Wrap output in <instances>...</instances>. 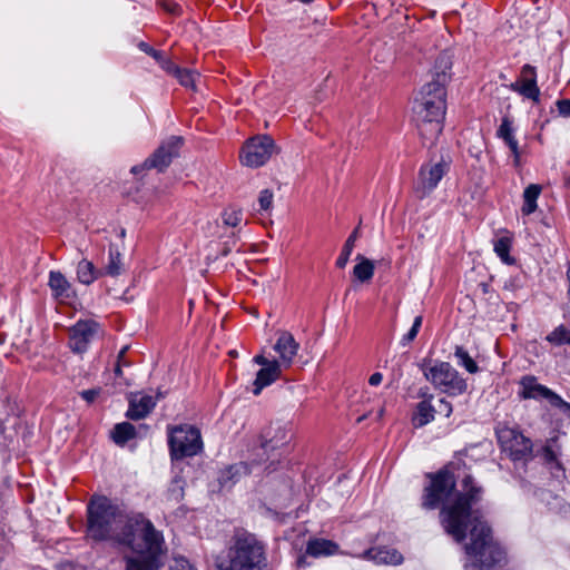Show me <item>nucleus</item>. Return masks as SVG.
Wrapping results in <instances>:
<instances>
[{"instance_id": "4be33fe9", "label": "nucleus", "mask_w": 570, "mask_h": 570, "mask_svg": "<svg viewBox=\"0 0 570 570\" xmlns=\"http://www.w3.org/2000/svg\"><path fill=\"white\" fill-rule=\"evenodd\" d=\"M77 279L83 285H90L96 279L104 276V269L98 268L92 262L82 258L77 265Z\"/></svg>"}, {"instance_id": "2eb2a0df", "label": "nucleus", "mask_w": 570, "mask_h": 570, "mask_svg": "<svg viewBox=\"0 0 570 570\" xmlns=\"http://www.w3.org/2000/svg\"><path fill=\"white\" fill-rule=\"evenodd\" d=\"M298 350L299 344L289 332L282 331L278 333L274 351L278 354V363H281L285 370L292 366Z\"/></svg>"}, {"instance_id": "58836bf2", "label": "nucleus", "mask_w": 570, "mask_h": 570, "mask_svg": "<svg viewBox=\"0 0 570 570\" xmlns=\"http://www.w3.org/2000/svg\"><path fill=\"white\" fill-rule=\"evenodd\" d=\"M243 469V465H230L225 471H223L220 476V482L226 483L227 480H232L235 474L239 473V471Z\"/></svg>"}, {"instance_id": "7ed1b4c3", "label": "nucleus", "mask_w": 570, "mask_h": 570, "mask_svg": "<svg viewBox=\"0 0 570 570\" xmlns=\"http://www.w3.org/2000/svg\"><path fill=\"white\" fill-rule=\"evenodd\" d=\"M446 75H438V79L425 83L414 98L412 111L420 136L433 142L443 130L446 112Z\"/></svg>"}, {"instance_id": "f03ea898", "label": "nucleus", "mask_w": 570, "mask_h": 570, "mask_svg": "<svg viewBox=\"0 0 570 570\" xmlns=\"http://www.w3.org/2000/svg\"><path fill=\"white\" fill-rule=\"evenodd\" d=\"M87 535L94 541H114L130 550L127 570H157L164 538L141 513L125 514L106 497H94L87 507Z\"/></svg>"}, {"instance_id": "7c9ffc66", "label": "nucleus", "mask_w": 570, "mask_h": 570, "mask_svg": "<svg viewBox=\"0 0 570 570\" xmlns=\"http://www.w3.org/2000/svg\"><path fill=\"white\" fill-rule=\"evenodd\" d=\"M454 355L458 360V364L464 367L469 373L474 374L479 371L476 362L470 356L466 350L462 346H456Z\"/></svg>"}, {"instance_id": "20e7f679", "label": "nucleus", "mask_w": 570, "mask_h": 570, "mask_svg": "<svg viewBox=\"0 0 570 570\" xmlns=\"http://www.w3.org/2000/svg\"><path fill=\"white\" fill-rule=\"evenodd\" d=\"M218 570H266L265 544L248 532H238L227 551V560L220 561Z\"/></svg>"}, {"instance_id": "4468645a", "label": "nucleus", "mask_w": 570, "mask_h": 570, "mask_svg": "<svg viewBox=\"0 0 570 570\" xmlns=\"http://www.w3.org/2000/svg\"><path fill=\"white\" fill-rule=\"evenodd\" d=\"M183 145V139L177 136L170 137L164 141L155 153L144 161V167L155 168L159 171L166 169L173 158L178 156V151Z\"/></svg>"}, {"instance_id": "a211bd4d", "label": "nucleus", "mask_w": 570, "mask_h": 570, "mask_svg": "<svg viewBox=\"0 0 570 570\" xmlns=\"http://www.w3.org/2000/svg\"><path fill=\"white\" fill-rule=\"evenodd\" d=\"M497 137L502 139L509 147L513 156V165L520 167L521 165V150L518 139L514 135L513 120L510 117H503L497 130Z\"/></svg>"}, {"instance_id": "f257e3e1", "label": "nucleus", "mask_w": 570, "mask_h": 570, "mask_svg": "<svg viewBox=\"0 0 570 570\" xmlns=\"http://www.w3.org/2000/svg\"><path fill=\"white\" fill-rule=\"evenodd\" d=\"M430 485L425 488L422 505L425 509H435L442 503L440 520L444 531L456 542L465 538L464 544L468 557L465 568H490L504 559L501 547L494 542L491 528L484 520L481 511L473 507L482 497V488L471 475L462 481L463 490L454 492L455 476L451 465L439 472L430 474Z\"/></svg>"}, {"instance_id": "b1692460", "label": "nucleus", "mask_w": 570, "mask_h": 570, "mask_svg": "<svg viewBox=\"0 0 570 570\" xmlns=\"http://www.w3.org/2000/svg\"><path fill=\"white\" fill-rule=\"evenodd\" d=\"M541 193H542V187L538 184H531L524 189L523 195H522L523 204L521 207V213L524 216H529L537 210V208H538L537 200H538L539 196L541 195Z\"/></svg>"}, {"instance_id": "de8ad7c7", "label": "nucleus", "mask_w": 570, "mask_h": 570, "mask_svg": "<svg viewBox=\"0 0 570 570\" xmlns=\"http://www.w3.org/2000/svg\"><path fill=\"white\" fill-rule=\"evenodd\" d=\"M148 55H150L154 59H156L159 63L161 59H165L160 51H157L153 48H148Z\"/></svg>"}, {"instance_id": "f3484780", "label": "nucleus", "mask_w": 570, "mask_h": 570, "mask_svg": "<svg viewBox=\"0 0 570 570\" xmlns=\"http://www.w3.org/2000/svg\"><path fill=\"white\" fill-rule=\"evenodd\" d=\"M497 137L502 139L509 147L513 156V165L520 167L521 165V150L518 139L514 135L513 120L510 117H503L497 130Z\"/></svg>"}, {"instance_id": "49530a36", "label": "nucleus", "mask_w": 570, "mask_h": 570, "mask_svg": "<svg viewBox=\"0 0 570 570\" xmlns=\"http://www.w3.org/2000/svg\"><path fill=\"white\" fill-rule=\"evenodd\" d=\"M148 55H150L154 59H156L159 63L161 59H165L160 51H157L153 48H148Z\"/></svg>"}, {"instance_id": "473e14b6", "label": "nucleus", "mask_w": 570, "mask_h": 570, "mask_svg": "<svg viewBox=\"0 0 570 570\" xmlns=\"http://www.w3.org/2000/svg\"><path fill=\"white\" fill-rule=\"evenodd\" d=\"M222 220L225 226L237 227L243 220V212L236 207L229 206L222 213Z\"/></svg>"}, {"instance_id": "9b49d317", "label": "nucleus", "mask_w": 570, "mask_h": 570, "mask_svg": "<svg viewBox=\"0 0 570 570\" xmlns=\"http://www.w3.org/2000/svg\"><path fill=\"white\" fill-rule=\"evenodd\" d=\"M253 362L261 366L253 382V393L258 395L265 387L281 379L284 366L276 358H268L263 354L253 357Z\"/></svg>"}, {"instance_id": "5701e85b", "label": "nucleus", "mask_w": 570, "mask_h": 570, "mask_svg": "<svg viewBox=\"0 0 570 570\" xmlns=\"http://www.w3.org/2000/svg\"><path fill=\"white\" fill-rule=\"evenodd\" d=\"M338 544L327 539H311L306 547V553L312 557L333 556L337 553Z\"/></svg>"}, {"instance_id": "cd10ccee", "label": "nucleus", "mask_w": 570, "mask_h": 570, "mask_svg": "<svg viewBox=\"0 0 570 570\" xmlns=\"http://www.w3.org/2000/svg\"><path fill=\"white\" fill-rule=\"evenodd\" d=\"M360 236V228H355L343 245L342 252L336 259V266L344 268L350 259V256L354 249L355 242Z\"/></svg>"}, {"instance_id": "39448f33", "label": "nucleus", "mask_w": 570, "mask_h": 570, "mask_svg": "<svg viewBox=\"0 0 570 570\" xmlns=\"http://www.w3.org/2000/svg\"><path fill=\"white\" fill-rule=\"evenodd\" d=\"M424 377L442 393L459 396L466 392L468 383L448 362L423 361L421 365Z\"/></svg>"}, {"instance_id": "dca6fc26", "label": "nucleus", "mask_w": 570, "mask_h": 570, "mask_svg": "<svg viewBox=\"0 0 570 570\" xmlns=\"http://www.w3.org/2000/svg\"><path fill=\"white\" fill-rule=\"evenodd\" d=\"M292 438L291 430L278 423L266 428L262 434V448L265 451L285 446Z\"/></svg>"}, {"instance_id": "37998d69", "label": "nucleus", "mask_w": 570, "mask_h": 570, "mask_svg": "<svg viewBox=\"0 0 570 570\" xmlns=\"http://www.w3.org/2000/svg\"><path fill=\"white\" fill-rule=\"evenodd\" d=\"M175 569L176 570H196L194 566L189 563L185 558H179L175 560Z\"/></svg>"}, {"instance_id": "603ef678", "label": "nucleus", "mask_w": 570, "mask_h": 570, "mask_svg": "<svg viewBox=\"0 0 570 570\" xmlns=\"http://www.w3.org/2000/svg\"><path fill=\"white\" fill-rule=\"evenodd\" d=\"M567 277H568L569 287H570V265H569V268L567 271Z\"/></svg>"}, {"instance_id": "ddd939ff", "label": "nucleus", "mask_w": 570, "mask_h": 570, "mask_svg": "<svg viewBox=\"0 0 570 570\" xmlns=\"http://www.w3.org/2000/svg\"><path fill=\"white\" fill-rule=\"evenodd\" d=\"M509 89L519 94L524 99H529L534 104H538L540 101L541 92L537 82L535 68L528 63L524 65L515 81L509 85Z\"/></svg>"}, {"instance_id": "9d476101", "label": "nucleus", "mask_w": 570, "mask_h": 570, "mask_svg": "<svg viewBox=\"0 0 570 570\" xmlns=\"http://www.w3.org/2000/svg\"><path fill=\"white\" fill-rule=\"evenodd\" d=\"M275 151L274 140L268 136H257L249 139L240 150V161L252 168L263 166Z\"/></svg>"}, {"instance_id": "f704fd0d", "label": "nucleus", "mask_w": 570, "mask_h": 570, "mask_svg": "<svg viewBox=\"0 0 570 570\" xmlns=\"http://www.w3.org/2000/svg\"><path fill=\"white\" fill-rule=\"evenodd\" d=\"M181 86L186 88H195L196 78L199 77L196 72L187 69H179L175 76Z\"/></svg>"}, {"instance_id": "6ab92c4d", "label": "nucleus", "mask_w": 570, "mask_h": 570, "mask_svg": "<svg viewBox=\"0 0 570 570\" xmlns=\"http://www.w3.org/2000/svg\"><path fill=\"white\" fill-rule=\"evenodd\" d=\"M155 406L156 400L154 396L137 393L129 399V407L126 415L131 420H140L146 417Z\"/></svg>"}, {"instance_id": "c03bdc74", "label": "nucleus", "mask_w": 570, "mask_h": 570, "mask_svg": "<svg viewBox=\"0 0 570 570\" xmlns=\"http://www.w3.org/2000/svg\"><path fill=\"white\" fill-rule=\"evenodd\" d=\"M81 397L87 401L88 403H91L96 400V397L99 395V390H85L80 393Z\"/></svg>"}, {"instance_id": "0eeeda50", "label": "nucleus", "mask_w": 570, "mask_h": 570, "mask_svg": "<svg viewBox=\"0 0 570 570\" xmlns=\"http://www.w3.org/2000/svg\"><path fill=\"white\" fill-rule=\"evenodd\" d=\"M169 445L175 458L196 455L203 446L200 432L190 425H180L171 430Z\"/></svg>"}, {"instance_id": "72a5a7b5", "label": "nucleus", "mask_w": 570, "mask_h": 570, "mask_svg": "<svg viewBox=\"0 0 570 570\" xmlns=\"http://www.w3.org/2000/svg\"><path fill=\"white\" fill-rule=\"evenodd\" d=\"M557 442V439H551L548 444L543 448V458L548 463H554L556 468L562 470V464L559 462V450L553 448V443Z\"/></svg>"}, {"instance_id": "a18cd8bd", "label": "nucleus", "mask_w": 570, "mask_h": 570, "mask_svg": "<svg viewBox=\"0 0 570 570\" xmlns=\"http://www.w3.org/2000/svg\"><path fill=\"white\" fill-rule=\"evenodd\" d=\"M383 381V375L380 373V372H375L373 373L370 379H368V383L370 385L372 386H377L382 383Z\"/></svg>"}, {"instance_id": "09e8293b", "label": "nucleus", "mask_w": 570, "mask_h": 570, "mask_svg": "<svg viewBox=\"0 0 570 570\" xmlns=\"http://www.w3.org/2000/svg\"><path fill=\"white\" fill-rule=\"evenodd\" d=\"M127 351V347H124L120 352H119V355H118V365L116 367V373L117 374H120V362H122V358H124V355Z\"/></svg>"}, {"instance_id": "c756f323", "label": "nucleus", "mask_w": 570, "mask_h": 570, "mask_svg": "<svg viewBox=\"0 0 570 570\" xmlns=\"http://www.w3.org/2000/svg\"><path fill=\"white\" fill-rule=\"evenodd\" d=\"M546 340L554 346L570 345V330L564 325H559L546 336Z\"/></svg>"}, {"instance_id": "ea45409f", "label": "nucleus", "mask_w": 570, "mask_h": 570, "mask_svg": "<svg viewBox=\"0 0 570 570\" xmlns=\"http://www.w3.org/2000/svg\"><path fill=\"white\" fill-rule=\"evenodd\" d=\"M160 67L168 73L176 76L178 70L180 69L178 66H176L170 59H161L160 60Z\"/></svg>"}, {"instance_id": "423d86ee", "label": "nucleus", "mask_w": 570, "mask_h": 570, "mask_svg": "<svg viewBox=\"0 0 570 570\" xmlns=\"http://www.w3.org/2000/svg\"><path fill=\"white\" fill-rule=\"evenodd\" d=\"M451 161L441 157L424 163L417 173L413 191L416 198L423 199L430 196L438 187L442 178L449 173Z\"/></svg>"}, {"instance_id": "412c9836", "label": "nucleus", "mask_w": 570, "mask_h": 570, "mask_svg": "<svg viewBox=\"0 0 570 570\" xmlns=\"http://www.w3.org/2000/svg\"><path fill=\"white\" fill-rule=\"evenodd\" d=\"M424 399L419 402L412 415V424L414 428H422L434 420L436 413L432 404L433 395L423 394Z\"/></svg>"}, {"instance_id": "2f4dec72", "label": "nucleus", "mask_w": 570, "mask_h": 570, "mask_svg": "<svg viewBox=\"0 0 570 570\" xmlns=\"http://www.w3.org/2000/svg\"><path fill=\"white\" fill-rule=\"evenodd\" d=\"M121 273V255L116 249L110 247L109 248V262L104 269V275H110V276H118Z\"/></svg>"}, {"instance_id": "e433bc0d", "label": "nucleus", "mask_w": 570, "mask_h": 570, "mask_svg": "<svg viewBox=\"0 0 570 570\" xmlns=\"http://www.w3.org/2000/svg\"><path fill=\"white\" fill-rule=\"evenodd\" d=\"M423 317L421 315L416 316L414 318L413 325L410 328V331L402 337V345L410 344L417 335L421 326H422Z\"/></svg>"}, {"instance_id": "bb28decb", "label": "nucleus", "mask_w": 570, "mask_h": 570, "mask_svg": "<svg viewBox=\"0 0 570 570\" xmlns=\"http://www.w3.org/2000/svg\"><path fill=\"white\" fill-rule=\"evenodd\" d=\"M377 563L385 564H400L403 561V557L400 552L394 549L382 548L377 550H371L368 552Z\"/></svg>"}, {"instance_id": "8fccbe9b", "label": "nucleus", "mask_w": 570, "mask_h": 570, "mask_svg": "<svg viewBox=\"0 0 570 570\" xmlns=\"http://www.w3.org/2000/svg\"><path fill=\"white\" fill-rule=\"evenodd\" d=\"M142 169H147L146 167H144V164L141 166H134L131 168V173L137 174V173H139Z\"/></svg>"}, {"instance_id": "6e6552de", "label": "nucleus", "mask_w": 570, "mask_h": 570, "mask_svg": "<svg viewBox=\"0 0 570 570\" xmlns=\"http://www.w3.org/2000/svg\"><path fill=\"white\" fill-rule=\"evenodd\" d=\"M499 444L513 461L528 460L532 455V442L518 429L501 426L497 431Z\"/></svg>"}, {"instance_id": "c85d7f7f", "label": "nucleus", "mask_w": 570, "mask_h": 570, "mask_svg": "<svg viewBox=\"0 0 570 570\" xmlns=\"http://www.w3.org/2000/svg\"><path fill=\"white\" fill-rule=\"evenodd\" d=\"M136 434V429L128 422L119 423L112 431V439L117 444H125Z\"/></svg>"}, {"instance_id": "864d4df0", "label": "nucleus", "mask_w": 570, "mask_h": 570, "mask_svg": "<svg viewBox=\"0 0 570 570\" xmlns=\"http://www.w3.org/2000/svg\"><path fill=\"white\" fill-rule=\"evenodd\" d=\"M299 1H301V2H303V3H309V2H312L313 0H299Z\"/></svg>"}, {"instance_id": "79ce46f5", "label": "nucleus", "mask_w": 570, "mask_h": 570, "mask_svg": "<svg viewBox=\"0 0 570 570\" xmlns=\"http://www.w3.org/2000/svg\"><path fill=\"white\" fill-rule=\"evenodd\" d=\"M169 492L175 498V500H179L183 497V485L180 484L179 480H175L173 482Z\"/></svg>"}, {"instance_id": "a19ab883", "label": "nucleus", "mask_w": 570, "mask_h": 570, "mask_svg": "<svg viewBox=\"0 0 570 570\" xmlns=\"http://www.w3.org/2000/svg\"><path fill=\"white\" fill-rule=\"evenodd\" d=\"M557 108L561 116L570 117V99H560L557 101Z\"/></svg>"}, {"instance_id": "393cba45", "label": "nucleus", "mask_w": 570, "mask_h": 570, "mask_svg": "<svg viewBox=\"0 0 570 570\" xmlns=\"http://www.w3.org/2000/svg\"><path fill=\"white\" fill-rule=\"evenodd\" d=\"M356 261L357 264L353 268V276L361 283L370 282L374 276V263L361 254L356 256Z\"/></svg>"}, {"instance_id": "1a4fd4ad", "label": "nucleus", "mask_w": 570, "mask_h": 570, "mask_svg": "<svg viewBox=\"0 0 570 570\" xmlns=\"http://www.w3.org/2000/svg\"><path fill=\"white\" fill-rule=\"evenodd\" d=\"M519 396L524 400L533 399L541 400L544 399L549 402V404L553 407L559 409L563 413H570V404L566 402L561 396L556 394L553 391L548 389L547 386L540 384L535 376L525 375L521 377L520 382Z\"/></svg>"}, {"instance_id": "c9c22d12", "label": "nucleus", "mask_w": 570, "mask_h": 570, "mask_svg": "<svg viewBox=\"0 0 570 570\" xmlns=\"http://www.w3.org/2000/svg\"><path fill=\"white\" fill-rule=\"evenodd\" d=\"M274 194L271 189H263L258 196L261 212L269 213L273 208Z\"/></svg>"}, {"instance_id": "3c124183", "label": "nucleus", "mask_w": 570, "mask_h": 570, "mask_svg": "<svg viewBox=\"0 0 570 570\" xmlns=\"http://www.w3.org/2000/svg\"><path fill=\"white\" fill-rule=\"evenodd\" d=\"M140 49L144 50L146 53H148V48H150L147 43L145 42H141L139 45Z\"/></svg>"}, {"instance_id": "4c0bfd02", "label": "nucleus", "mask_w": 570, "mask_h": 570, "mask_svg": "<svg viewBox=\"0 0 570 570\" xmlns=\"http://www.w3.org/2000/svg\"><path fill=\"white\" fill-rule=\"evenodd\" d=\"M435 410L439 414H442L445 417H449L452 414L453 407H452L451 402H449L448 400L442 397L439 400L438 407H435Z\"/></svg>"}, {"instance_id": "f8f14e48", "label": "nucleus", "mask_w": 570, "mask_h": 570, "mask_svg": "<svg viewBox=\"0 0 570 570\" xmlns=\"http://www.w3.org/2000/svg\"><path fill=\"white\" fill-rule=\"evenodd\" d=\"M99 324L92 320H80L69 331V346L76 353H83L98 336Z\"/></svg>"}, {"instance_id": "aec40b11", "label": "nucleus", "mask_w": 570, "mask_h": 570, "mask_svg": "<svg viewBox=\"0 0 570 570\" xmlns=\"http://www.w3.org/2000/svg\"><path fill=\"white\" fill-rule=\"evenodd\" d=\"M48 285L52 292L53 297L61 303L67 302L69 298L73 296V289L71 284L60 272L51 271L49 273Z\"/></svg>"}, {"instance_id": "a878e982", "label": "nucleus", "mask_w": 570, "mask_h": 570, "mask_svg": "<svg viewBox=\"0 0 570 570\" xmlns=\"http://www.w3.org/2000/svg\"><path fill=\"white\" fill-rule=\"evenodd\" d=\"M512 242L513 237L508 230H504L503 234L494 242L495 254L501 258L503 263L509 265L514 263V258L510 256Z\"/></svg>"}]
</instances>
